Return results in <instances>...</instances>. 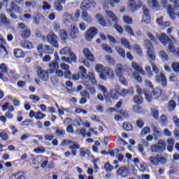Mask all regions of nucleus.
Returning <instances> with one entry per match:
<instances>
[{
	"label": "nucleus",
	"mask_w": 179,
	"mask_h": 179,
	"mask_svg": "<svg viewBox=\"0 0 179 179\" xmlns=\"http://www.w3.org/2000/svg\"><path fill=\"white\" fill-rule=\"evenodd\" d=\"M60 70L56 71V76H58V78H64V79H71L72 78V73L69 70V65L62 63L60 64Z\"/></svg>",
	"instance_id": "nucleus-1"
},
{
	"label": "nucleus",
	"mask_w": 179,
	"mask_h": 179,
	"mask_svg": "<svg viewBox=\"0 0 179 179\" xmlns=\"http://www.w3.org/2000/svg\"><path fill=\"white\" fill-rule=\"evenodd\" d=\"M66 145H71L69 147V149L71 150L73 156H76V153H78V149H80V145L71 140H63L62 141V146H65Z\"/></svg>",
	"instance_id": "nucleus-2"
},
{
	"label": "nucleus",
	"mask_w": 179,
	"mask_h": 179,
	"mask_svg": "<svg viewBox=\"0 0 179 179\" xmlns=\"http://www.w3.org/2000/svg\"><path fill=\"white\" fill-rule=\"evenodd\" d=\"M152 153H163L166 150V141L159 140L157 144L150 146Z\"/></svg>",
	"instance_id": "nucleus-3"
},
{
	"label": "nucleus",
	"mask_w": 179,
	"mask_h": 179,
	"mask_svg": "<svg viewBox=\"0 0 179 179\" xmlns=\"http://www.w3.org/2000/svg\"><path fill=\"white\" fill-rule=\"evenodd\" d=\"M99 78L102 79V80H107V78L113 80L115 76L114 75V71L110 67H106L101 74H99Z\"/></svg>",
	"instance_id": "nucleus-4"
},
{
	"label": "nucleus",
	"mask_w": 179,
	"mask_h": 179,
	"mask_svg": "<svg viewBox=\"0 0 179 179\" xmlns=\"http://www.w3.org/2000/svg\"><path fill=\"white\" fill-rule=\"evenodd\" d=\"M143 3L141 0H129L127 1V9L130 10V12H135V10H138L139 8H141Z\"/></svg>",
	"instance_id": "nucleus-5"
},
{
	"label": "nucleus",
	"mask_w": 179,
	"mask_h": 179,
	"mask_svg": "<svg viewBox=\"0 0 179 179\" xmlns=\"http://www.w3.org/2000/svg\"><path fill=\"white\" fill-rule=\"evenodd\" d=\"M160 96H162V90L159 88L152 90L150 95L148 92L145 93V99L149 102L152 101L153 99H159Z\"/></svg>",
	"instance_id": "nucleus-6"
},
{
	"label": "nucleus",
	"mask_w": 179,
	"mask_h": 179,
	"mask_svg": "<svg viewBox=\"0 0 179 179\" xmlns=\"http://www.w3.org/2000/svg\"><path fill=\"white\" fill-rule=\"evenodd\" d=\"M178 7H179V0H176L174 1L173 8V6L168 5L167 12L171 19H172V20H174V19H176V13H174V11L178 10Z\"/></svg>",
	"instance_id": "nucleus-7"
},
{
	"label": "nucleus",
	"mask_w": 179,
	"mask_h": 179,
	"mask_svg": "<svg viewBox=\"0 0 179 179\" xmlns=\"http://www.w3.org/2000/svg\"><path fill=\"white\" fill-rule=\"evenodd\" d=\"M99 33V30L97 28L92 27H90L86 32H85V39L87 41H92L93 40V38L96 34Z\"/></svg>",
	"instance_id": "nucleus-8"
},
{
	"label": "nucleus",
	"mask_w": 179,
	"mask_h": 179,
	"mask_svg": "<svg viewBox=\"0 0 179 179\" xmlns=\"http://www.w3.org/2000/svg\"><path fill=\"white\" fill-rule=\"evenodd\" d=\"M143 20H141V23H145V24H150L151 17L150 13L149 12V9L145 6H143Z\"/></svg>",
	"instance_id": "nucleus-9"
},
{
	"label": "nucleus",
	"mask_w": 179,
	"mask_h": 179,
	"mask_svg": "<svg viewBox=\"0 0 179 179\" xmlns=\"http://www.w3.org/2000/svg\"><path fill=\"white\" fill-rule=\"evenodd\" d=\"M7 13L16 12V13H20L22 12V7H19L16 3L12 1L9 6V7L6 8Z\"/></svg>",
	"instance_id": "nucleus-10"
},
{
	"label": "nucleus",
	"mask_w": 179,
	"mask_h": 179,
	"mask_svg": "<svg viewBox=\"0 0 179 179\" xmlns=\"http://www.w3.org/2000/svg\"><path fill=\"white\" fill-rule=\"evenodd\" d=\"M47 40L53 47L58 48V37L55 34H49L47 36Z\"/></svg>",
	"instance_id": "nucleus-11"
},
{
	"label": "nucleus",
	"mask_w": 179,
	"mask_h": 179,
	"mask_svg": "<svg viewBox=\"0 0 179 179\" xmlns=\"http://www.w3.org/2000/svg\"><path fill=\"white\" fill-rule=\"evenodd\" d=\"M155 79L157 83H161L162 86H164V87H166V86H167V78H166V76H164V73L161 72L159 75H157L155 76Z\"/></svg>",
	"instance_id": "nucleus-12"
},
{
	"label": "nucleus",
	"mask_w": 179,
	"mask_h": 179,
	"mask_svg": "<svg viewBox=\"0 0 179 179\" xmlns=\"http://www.w3.org/2000/svg\"><path fill=\"white\" fill-rule=\"evenodd\" d=\"M156 37L157 38H158V40H159L163 45H167V44L170 41V38H169V36H167L166 34H157Z\"/></svg>",
	"instance_id": "nucleus-13"
},
{
	"label": "nucleus",
	"mask_w": 179,
	"mask_h": 179,
	"mask_svg": "<svg viewBox=\"0 0 179 179\" xmlns=\"http://www.w3.org/2000/svg\"><path fill=\"white\" fill-rule=\"evenodd\" d=\"M2 26L10 27V20L3 13L0 14V27Z\"/></svg>",
	"instance_id": "nucleus-14"
},
{
	"label": "nucleus",
	"mask_w": 179,
	"mask_h": 179,
	"mask_svg": "<svg viewBox=\"0 0 179 179\" xmlns=\"http://www.w3.org/2000/svg\"><path fill=\"white\" fill-rule=\"evenodd\" d=\"M59 68V65L58 64V62H51L49 64V69L48 71L50 75H53V73H55L57 71H59V69H58Z\"/></svg>",
	"instance_id": "nucleus-15"
},
{
	"label": "nucleus",
	"mask_w": 179,
	"mask_h": 179,
	"mask_svg": "<svg viewBox=\"0 0 179 179\" xmlns=\"http://www.w3.org/2000/svg\"><path fill=\"white\" fill-rule=\"evenodd\" d=\"M69 33L71 38H76V37H78L79 29H78V27L76 24H71Z\"/></svg>",
	"instance_id": "nucleus-16"
},
{
	"label": "nucleus",
	"mask_w": 179,
	"mask_h": 179,
	"mask_svg": "<svg viewBox=\"0 0 179 179\" xmlns=\"http://www.w3.org/2000/svg\"><path fill=\"white\" fill-rule=\"evenodd\" d=\"M117 174L121 177H128L129 176V171L126 166H122L117 171Z\"/></svg>",
	"instance_id": "nucleus-17"
},
{
	"label": "nucleus",
	"mask_w": 179,
	"mask_h": 179,
	"mask_svg": "<svg viewBox=\"0 0 179 179\" xmlns=\"http://www.w3.org/2000/svg\"><path fill=\"white\" fill-rule=\"evenodd\" d=\"M48 73H50V72H48V70L45 71L40 69L38 71V78H40V79H41V80H48Z\"/></svg>",
	"instance_id": "nucleus-18"
},
{
	"label": "nucleus",
	"mask_w": 179,
	"mask_h": 179,
	"mask_svg": "<svg viewBox=\"0 0 179 179\" xmlns=\"http://www.w3.org/2000/svg\"><path fill=\"white\" fill-rule=\"evenodd\" d=\"M83 52L85 58H87L88 61H90L91 62H93V61H94V56L93 55V54H92V52H90V50L87 48H84Z\"/></svg>",
	"instance_id": "nucleus-19"
},
{
	"label": "nucleus",
	"mask_w": 179,
	"mask_h": 179,
	"mask_svg": "<svg viewBox=\"0 0 179 179\" xmlns=\"http://www.w3.org/2000/svg\"><path fill=\"white\" fill-rule=\"evenodd\" d=\"M167 52H171L176 57H179V48L176 49V48L174 47V45H173V43H169L168 45Z\"/></svg>",
	"instance_id": "nucleus-20"
},
{
	"label": "nucleus",
	"mask_w": 179,
	"mask_h": 179,
	"mask_svg": "<svg viewBox=\"0 0 179 179\" xmlns=\"http://www.w3.org/2000/svg\"><path fill=\"white\" fill-rule=\"evenodd\" d=\"M78 75L80 79L86 80L87 79V71L83 66L79 67Z\"/></svg>",
	"instance_id": "nucleus-21"
},
{
	"label": "nucleus",
	"mask_w": 179,
	"mask_h": 179,
	"mask_svg": "<svg viewBox=\"0 0 179 179\" xmlns=\"http://www.w3.org/2000/svg\"><path fill=\"white\" fill-rule=\"evenodd\" d=\"M82 98L80 100V104H86L87 99H90V94L87 92L83 91L80 92Z\"/></svg>",
	"instance_id": "nucleus-22"
},
{
	"label": "nucleus",
	"mask_w": 179,
	"mask_h": 179,
	"mask_svg": "<svg viewBox=\"0 0 179 179\" xmlns=\"http://www.w3.org/2000/svg\"><path fill=\"white\" fill-rule=\"evenodd\" d=\"M151 128L154 132L153 133L154 138H155V141H157V139H159V138H160L162 136V131H160V129L159 128H157L155 125H152Z\"/></svg>",
	"instance_id": "nucleus-23"
},
{
	"label": "nucleus",
	"mask_w": 179,
	"mask_h": 179,
	"mask_svg": "<svg viewBox=\"0 0 179 179\" xmlns=\"http://www.w3.org/2000/svg\"><path fill=\"white\" fill-rule=\"evenodd\" d=\"M128 73L129 76H130L131 79H135V80H136V82H138V83H142V77L139 76V73H138V72L134 71L132 73L131 71H129Z\"/></svg>",
	"instance_id": "nucleus-24"
},
{
	"label": "nucleus",
	"mask_w": 179,
	"mask_h": 179,
	"mask_svg": "<svg viewBox=\"0 0 179 179\" xmlns=\"http://www.w3.org/2000/svg\"><path fill=\"white\" fill-rule=\"evenodd\" d=\"M137 169L141 173H149V166H148V164L145 162L140 163V165L137 166Z\"/></svg>",
	"instance_id": "nucleus-25"
},
{
	"label": "nucleus",
	"mask_w": 179,
	"mask_h": 179,
	"mask_svg": "<svg viewBox=\"0 0 179 179\" xmlns=\"http://www.w3.org/2000/svg\"><path fill=\"white\" fill-rule=\"evenodd\" d=\"M81 17L84 22H86L87 23H92V16L89 15L87 11H83L81 13Z\"/></svg>",
	"instance_id": "nucleus-26"
},
{
	"label": "nucleus",
	"mask_w": 179,
	"mask_h": 179,
	"mask_svg": "<svg viewBox=\"0 0 179 179\" xmlns=\"http://www.w3.org/2000/svg\"><path fill=\"white\" fill-rule=\"evenodd\" d=\"M124 72V67L122 66V64H117L115 67V73L116 76H120L122 75Z\"/></svg>",
	"instance_id": "nucleus-27"
},
{
	"label": "nucleus",
	"mask_w": 179,
	"mask_h": 179,
	"mask_svg": "<svg viewBox=\"0 0 179 179\" xmlns=\"http://www.w3.org/2000/svg\"><path fill=\"white\" fill-rule=\"evenodd\" d=\"M106 16L109 17L112 22H114V23H118V18L112 11L106 10Z\"/></svg>",
	"instance_id": "nucleus-28"
},
{
	"label": "nucleus",
	"mask_w": 179,
	"mask_h": 179,
	"mask_svg": "<svg viewBox=\"0 0 179 179\" xmlns=\"http://www.w3.org/2000/svg\"><path fill=\"white\" fill-rule=\"evenodd\" d=\"M127 94H131V96H134V87H130L129 90L123 89L120 92V96L122 97H125Z\"/></svg>",
	"instance_id": "nucleus-29"
},
{
	"label": "nucleus",
	"mask_w": 179,
	"mask_h": 179,
	"mask_svg": "<svg viewBox=\"0 0 179 179\" xmlns=\"http://www.w3.org/2000/svg\"><path fill=\"white\" fill-rule=\"evenodd\" d=\"M90 0H87V1H83L81 3L80 5V9L83 10V12H87V9H89V8H90Z\"/></svg>",
	"instance_id": "nucleus-30"
},
{
	"label": "nucleus",
	"mask_w": 179,
	"mask_h": 179,
	"mask_svg": "<svg viewBox=\"0 0 179 179\" xmlns=\"http://www.w3.org/2000/svg\"><path fill=\"white\" fill-rule=\"evenodd\" d=\"M144 47L145 49L147 51H152L153 50H155V48H153V45L152 44V42H150V41L146 39L144 41Z\"/></svg>",
	"instance_id": "nucleus-31"
},
{
	"label": "nucleus",
	"mask_w": 179,
	"mask_h": 179,
	"mask_svg": "<svg viewBox=\"0 0 179 179\" xmlns=\"http://www.w3.org/2000/svg\"><path fill=\"white\" fill-rule=\"evenodd\" d=\"M148 162L152 164V166H159V158L157 155H156V157H149Z\"/></svg>",
	"instance_id": "nucleus-32"
},
{
	"label": "nucleus",
	"mask_w": 179,
	"mask_h": 179,
	"mask_svg": "<svg viewBox=\"0 0 179 179\" xmlns=\"http://www.w3.org/2000/svg\"><path fill=\"white\" fill-rule=\"evenodd\" d=\"M9 179H26L23 172L20 171L10 176Z\"/></svg>",
	"instance_id": "nucleus-33"
},
{
	"label": "nucleus",
	"mask_w": 179,
	"mask_h": 179,
	"mask_svg": "<svg viewBox=\"0 0 179 179\" xmlns=\"http://www.w3.org/2000/svg\"><path fill=\"white\" fill-rule=\"evenodd\" d=\"M66 0H57L55 2V8L56 10H62V5L61 3H65Z\"/></svg>",
	"instance_id": "nucleus-34"
},
{
	"label": "nucleus",
	"mask_w": 179,
	"mask_h": 179,
	"mask_svg": "<svg viewBox=\"0 0 179 179\" xmlns=\"http://www.w3.org/2000/svg\"><path fill=\"white\" fill-rule=\"evenodd\" d=\"M96 19L99 20V24L103 26V27L106 26L107 23L106 22V20L104 17H103V15L101 14H96L95 15Z\"/></svg>",
	"instance_id": "nucleus-35"
},
{
	"label": "nucleus",
	"mask_w": 179,
	"mask_h": 179,
	"mask_svg": "<svg viewBox=\"0 0 179 179\" xmlns=\"http://www.w3.org/2000/svg\"><path fill=\"white\" fill-rule=\"evenodd\" d=\"M21 45L22 48H27V50H31V48H33V44H31L29 41H22Z\"/></svg>",
	"instance_id": "nucleus-36"
},
{
	"label": "nucleus",
	"mask_w": 179,
	"mask_h": 179,
	"mask_svg": "<svg viewBox=\"0 0 179 179\" xmlns=\"http://www.w3.org/2000/svg\"><path fill=\"white\" fill-rule=\"evenodd\" d=\"M87 79H89V80H91V83L93 85H97V80H96V76H94V72H90L87 74Z\"/></svg>",
	"instance_id": "nucleus-37"
},
{
	"label": "nucleus",
	"mask_w": 179,
	"mask_h": 179,
	"mask_svg": "<svg viewBox=\"0 0 179 179\" xmlns=\"http://www.w3.org/2000/svg\"><path fill=\"white\" fill-rule=\"evenodd\" d=\"M14 55L15 58H23L24 57V52L21 49H15Z\"/></svg>",
	"instance_id": "nucleus-38"
},
{
	"label": "nucleus",
	"mask_w": 179,
	"mask_h": 179,
	"mask_svg": "<svg viewBox=\"0 0 179 179\" xmlns=\"http://www.w3.org/2000/svg\"><path fill=\"white\" fill-rule=\"evenodd\" d=\"M150 3H151L152 7L155 10H160V5H159V1L157 0H149Z\"/></svg>",
	"instance_id": "nucleus-39"
},
{
	"label": "nucleus",
	"mask_w": 179,
	"mask_h": 179,
	"mask_svg": "<svg viewBox=\"0 0 179 179\" xmlns=\"http://www.w3.org/2000/svg\"><path fill=\"white\" fill-rule=\"evenodd\" d=\"M71 21L72 16L67 13H64L63 16V23L68 24V23L71 22Z\"/></svg>",
	"instance_id": "nucleus-40"
},
{
	"label": "nucleus",
	"mask_w": 179,
	"mask_h": 179,
	"mask_svg": "<svg viewBox=\"0 0 179 179\" xmlns=\"http://www.w3.org/2000/svg\"><path fill=\"white\" fill-rule=\"evenodd\" d=\"M30 34H31L30 29L26 28L22 31L21 37H22V38H29V37H30Z\"/></svg>",
	"instance_id": "nucleus-41"
},
{
	"label": "nucleus",
	"mask_w": 179,
	"mask_h": 179,
	"mask_svg": "<svg viewBox=\"0 0 179 179\" xmlns=\"http://www.w3.org/2000/svg\"><path fill=\"white\" fill-rule=\"evenodd\" d=\"M147 55L150 61H155L156 59V54L155 53V50L147 51Z\"/></svg>",
	"instance_id": "nucleus-42"
},
{
	"label": "nucleus",
	"mask_w": 179,
	"mask_h": 179,
	"mask_svg": "<svg viewBox=\"0 0 179 179\" xmlns=\"http://www.w3.org/2000/svg\"><path fill=\"white\" fill-rule=\"evenodd\" d=\"M115 50L122 58H125V50L122 48L116 46Z\"/></svg>",
	"instance_id": "nucleus-43"
},
{
	"label": "nucleus",
	"mask_w": 179,
	"mask_h": 179,
	"mask_svg": "<svg viewBox=\"0 0 179 179\" xmlns=\"http://www.w3.org/2000/svg\"><path fill=\"white\" fill-rule=\"evenodd\" d=\"M134 101L139 106V104H142L143 103V98L141 95H136L134 97Z\"/></svg>",
	"instance_id": "nucleus-44"
},
{
	"label": "nucleus",
	"mask_w": 179,
	"mask_h": 179,
	"mask_svg": "<svg viewBox=\"0 0 179 179\" xmlns=\"http://www.w3.org/2000/svg\"><path fill=\"white\" fill-rule=\"evenodd\" d=\"M71 51V48L65 47L59 51V54H61V55H69Z\"/></svg>",
	"instance_id": "nucleus-45"
},
{
	"label": "nucleus",
	"mask_w": 179,
	"mask_h": 179,
	"mask_svg": "<svg viewBox=\"0 0 179 179\" xmlns=\"http://www.w3.org/2000/svg\"><path fill=\"white\" fill-rule=\"evenodd\" d=\"M98 89H99V90L102 92L104 97H107V96L108 94V91L107 90V88L106 87H104V85H98Z\"/></svg>",
	"instance_id": "nucleus-46"
},
{
	"label": "nucleus",
	"mask_w": 179,
	"mask_h": 179,
	"mask_svg": "<svg viewBox=\"0 0 179 179\" xmlns=\"http://www.w3.org/2000/svg\"><path fill=\"white\" fill-rule=\"evenodd\" d=\"M121 43H122V45H124V47H125V48H128V50H132V47H131L129 45V41H128V40H127V38H122L121 39Z\"/></svg>",
	"instance_id": "nucleus-47"
},
{
	"label": "nucleus",
	"mask_w": 179,
	"mask_h": 179,
	"mask_svg": "<svg viewBox=\"0 0 179 179\" xmlns=\"http://www.w3.org/2000/svg\"><path fill=\"white\" fill-rule=\"evenodd\" d=\"M176 106L177 104L176 103V101H174V100H171L168 105V110L169 111H174Z\"/></svg>",
	"instance_id": "nucleus-48"
},
{
	"label": "nucleus",
	"mask_w": 179,
	"mask_h": 179,
	"mask_svg": "<svg viewBox=\"0 0 179 179\" xmlns=\"http://www.w3.org/2000/svg\"><path fill=\"white\" fill-rule=\"evenodd\" d=\"M157 157H158V164H166L167 163V159L166 157L157 155Z\"/></svg>",
	"instance_id": "nucleus-49"
},
{
	"label": "nucleus",
	"mask_w": 179,
	"mask_h": 179,
	"mask_svg": "<svg viewBox=\"0 0 179 179\" xmlns=\"http://www.w3.org/2000/svg\"><path fill=\"white\" fill-rule=\"evenodd\" d=\"M113 166L110 164V162H106L104 164V169L106 170V173H111L113 171Z\"/></svg>",
	"instance_id": "nucleus-50"
},
{
	"label": "nucleus",
	"mask_w": 179,
	"mask_h": 179,
	"mask_svg": "<svg viewBox=\"0 0 179 179\" xmlns=\"http://www.w3.org/2000/svg\"><path fill=\"white\" fill-rule=\"evenodd\" d=\"M159 57L162 58V59H164V61H169V55L163 50L159 52Z\"/></svg>",
	"instance_id": "nucleus-51"
},
{
	"label": "nucleus",
	"mask_w": 179,
	"mask_h": 179,
	"mask_svg": "<svg viewBox=\"0 0 179 179\" xmlns=\"http://www.w3.org/2000/svg\"><path fill=\"white\" fill-rule=\"evenodd\" d=\"M124 30L128 33V34H130V36H135V34L134 33V30L129 25H125L124 26Z\"/></svg>",
	"instance_id": "nucleus-52"
},
{
	"label": "nucleus",
	"mask_w": 179,
	"mask_h": 179,
	"mask_svg": "<svg viewBox=\"0 0 179 179\" xmlns=\"http://www.w3.org/2000/svg\"><path fill=\"white\" fill-rule=\"evenodd\" d=\"M102 50H103L106 52H108V54H113V49H111V47H110L107 44L102 45Z\"/></svg>",
	"instance_id": "nucleus-53"
},
{
	"label": "nucleus",
	"mask_w": 179,
	"mask_h": 179,
	"mask_svg": "<svg viewBox=\"0 0 179 179\" xmlns=\"http://www.w3.org/2000/svg\"><path fill=\"white\" fill-rule=\"evenodd\" d=\"M133 50L135 51L138 55H142V49L139 45H134Z\"/></svg>",
	"instance_id": "nucleus-54"
},
{
	"label": "nucleus",
	"mask_w": 179,
	"mask_h": 179,
	"mask_svg": "<svg viewBox=\"0 0 179 179\" xmlns=\"http://www.w3.org/2000/svg\"><path fill=\"white\" fill-rule=\"evenodd\" d=\"M151 111H152V117H154V118L157 120V118H159V110H157V108L155 107V108H151Z\"/></svg>",
	"instance_id": "nucleus-55"
},
{
	"label": "nucleus",
	"mask_w": 179,
	"mask_h": 179,
	"mask_svg": "<svg viewBox=\"0 0 179 179\" xmlns=\"http://www.w3.org/2000/svg\"><path fill=\"white\" fill-rule=\"evenodd\" d=\"M79 152L80 157H85L86 155L89 156V151H86V148H80Z\"/></svg>",
	"instance_id": "nucleus-56"
},
{
	"label": "nucleus",
	"mask_w": 179,
	"mask_h": 179,
	"mask_svg": "<svg viewBox=\"0 0 179 179\" xmlns=\"http://www.w3.org/2000/svg\"><path fill=\"white\" fill-rule=\"evenodd\" d=\"M171 67L173 69V70L174 71V72H176V73H178L179 72V63L176 62H173L171 64Z\"/></svg>",
	"instance_id": "nucleus-57"
},
{
	"label": "nucleus",
	"mask_w": 179,
	"mask_h": 179,
	"mask_svg": "<svg viewBox=\"0 0 179 179\" xmlns=\"http://www.w3.org/2000/svg\"><path fill=\"white\" fill-rule=\"evenodd\" d=\"M119 78V80L122 85H124V86H127L128 85V81L127 80V78H125L124 76H122V74L121 76H117Z\"/></svg>",
	"instance_id": "nucleus-58"
},
{
	"label": "nucleus",
	"mask_w": 179,
	"mask_h": 179,
	"mask_svg": "<svg viewBox=\"0 0 179 179\" xmlns=\"http://www.w3.org/2000/svg\"><path fill=\"white\" fill-rule=\"evenodd\" d=\"M50 82L52 83V85H58L59 82V78H58V76H52L50 78Z\"/></svg>",
	"instance_id": "nucleus-59"
},
{
	"label": "nucleus",
	"mask_w": 179,
	"mask_h": 179,
	"mask_svg": "<svg viewBox=\"0 0 179 179\" xmlns=\"http://www.w3.org/2000/svg\"><path fill=\"white\" fill-rule=\"evenodd\" d=\"M45 114L40 111L36 112V115H35L36 120H43V118H45Z\"/></svg>",
	"instance_id": "nucleus-60"
},
{
	"label": "nucleus",
	"mask_w": 179,
	"mask_h": 179,
	"mask_svg": "<svg viewBox=\"0 0 179 179\" xmlns=\"http://www.w3.org/2000/svg\"><path fill=\"white\" fill-rule=\"evenodd\" d=\"M0 48L3 54H4L3 58H9V56L8 55V51L6 50V48L3 45H0Z\"/></svg>",
	"instance_id": "nucleus-61"
},
{
	"label": "nucleus",
	"mask_w": 179,
	"mask_h": 179,
	"mask_svg": "<svg viewBox=\"0 0 179 179\" xmlns=\"http://www.w3.org/2000/svg\"><path fill=\"white\" fill-rule=\"evenodd\" d=\"M105 69L106 68H104L101 64H96L95 67L96 72H99L100 75L101 73H103V72H104Z\"/></svg>",
	"instance_id": "nucleus-62"
},
{
	"label": "nucleus",
	"mask_w": 179,
	"mask_h": 179,
	"mask_svg": "<svg viewBox=\"0 0 179 179\" xmlns=\"http://www.w3.org/2000/svg\"><path fill=\"white\" fill-rule=\"evenodd\" d=\"M123 128L125 131H132V124L129 122L123 123Z\"/></svg>",
	"instance_id": "nucleus-63"
},
{
	"label": "nucleus",
	"mask_w": 179,
	"mask_h": 179,
	"mask_svg": "<svg viewBox=\"0 0 179 179\" xmlns=\"http://www.w3.org/2000/svg\"><path fill=\"white\" fill-rule=\"evenodd\" d=\"M123 21L127 24H132V18L128 15H124L123 17Z\"/></svg>",
	"instance_id": "nucleus-64"
}]
</instances>
